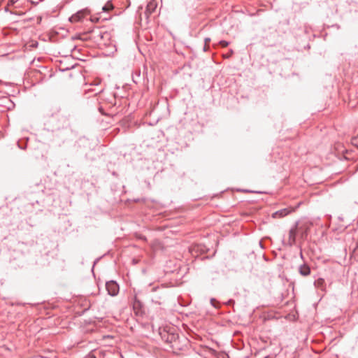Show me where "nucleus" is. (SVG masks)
Listing matches in <instances>:
<instances>
[{
	"label": "nucleus",
	"mask_w": 358,
	"mask_h": 358,
	"mask_svg": "<svg viewBox=\"0 0 358 358\" xmlns=\"http://www.w3.org/2000/svg\"><path fill=\"white\" fill-rule=\"evenodd\" d=\"M301 230H302V227H299L298 223H296L295 224V226L292 227L290 229V230L289 231L288 238L285 241V243L289 246H292L293 245H294L296 243V236L299 232H300V238L301 239H304L306 236L307 229H306L303 231H301Z\"/></svg>",
	"instance_id": "nucleus-1"
},
{
	"label": "nucleus",
	"mask_w": 358,
	"mask_h": 358,
	"mask_svg": "<svg viewBox=\"0 0 358 358\" xmlns=\"http://www.w3.org/2000/svg\"><path fill=\"white\" fill-rule=\"evenodd\" d=\"M90 10L88 8H84L82 10H78L75 14L72 15L69 20L71 23H77L80 22L83 20L84 18H85L87 16L90 15Z\"/></svg>",
	"instance_id": "nucleus-2"
},
{
	"label": "nucleus",
	"mask_w": 358,
	"mask_h": 358,
	"mask_svg": "<svg viewBox=\"0 0 358 358\" xmlns=\"http://www.w3.org/2000/svg\"><path fill=\"white\" fill-rule=\"evenodd\" d=\"M106 290L110 296H116L119 292V285L113 280L107 282L106 283Z\"/></svg>",
	"instance_id": "nucleus-3"
},
{
	"label": "nucleus",
	"mask_w": 358,
	"mask_h": 358,
	"mask_svg": "<svg viewBox=\"0 0 358 358\" xmlns=\"http://www.w3.org/2000/svg\"><path fill=\"white\" fill-rule=\"evenodd\" d=\"M157 6V3L156 0H151L147 5L145 10V15L148 16L151 13H152Z\"/></svg>",
	"instance_id": "nucleus-4"
},
{
	"label": "nucleus",
	"mask_w": 358,
	"mask_h": 358,
	"mask_svg": "<svg viewBox=\"0 0 358 358\" xmlns=\"http://www.w3.org/2000/svg\"><path fill=\"white\" fill-rule=\"evenodd\" d=\"M290 212L291 210L287 208L281 209L273 213L272 217L273 218L283 217L287 215Z\"/></svg>",
	"instance_id": "nucleus-5"
},
{
	"label": "nucleus",
	"mask_w": 358,
	"mask_h": 358,
	"mask_svg": "<svg viewBox=\"0 0 358 358\" xmlns=\"http://www.w3.org/2000/svg\"><path fill=\"white\" fill-rule=\"evenodd\" d=\"M299 272L303 276H308L310 273V268L307 264H303L299 267Z\"/></svg>",
	"instance_id": "nucleus-6"
},
{
	"label": "nucleus",
	"mask_w": 358,
	"mask_h": 358,
	"mask_svg": "<svg viewBox=\"0 0 358 358\" xmlns=\"http://www.w3.org/2000/svg\"><path fill=\"white\" fill-rule=\"evenodd\" d=\"M324 284L325 281L323 278H318L314 282V285L317 288H320L322 290L324 289Z\"/></svg>",
	"instance_id": "nucleus-7"
},
{
	"label": "nucleus",
	"mask_w": 358,
	"mask_h": 358,
	"mask_svg": "<svg viewBox=\"0 0 358 358\" xmlns=\"http://www.w3.org/2000/svg\"><path fill=\"white\" fill-rule=\"evenodd\" d=\"M113 8V6L110 2H107L103 7L102 10L104 12H108L111 10Z\"/></svg>",
	"instance_id": "nucleus-8"
},
{
	"label": "nucleus",
	"mask_w": 358,
	"mask_h": 358,
	"mask_svg": "<svg viewBox=\"0 0 358 358\" xmlns=\"http://www.w3.org/2000/svg\"><path fill=\"white\" fill-rule=\"evenodd\" d=\"M99 17H94V16H92L90 17V20L91 22H94V23H96L99 21Z\"/></svg>",
	"instance_id": "nucleus-9"
},
{
	"label": "nucleus",
	"mask_w": 358,
	"mask_h": 358,
	"mask_svg": "<svg viewBox=\"0 0 358 358\" xmlns=\"http://www.w3.org/2000/svg\"><path fill=\"white\" fill-rule=\"evenodd\" d=\"M220 44L222 46V47H227L229 45V42L226 41H221L220 42Z\"/></svg>",
	"instance_id": "nucleus-10"
},
{
	"label": "nucleus",
	"mask_w": 358,
	"mask_h": 358,
	"mask_svg": "<svg viewBox=\"0 0 358 358\" xmlns=\"http://www.w3.org/2000/svg\"><path fill=\"white\" fill-rule=\"evenodd\" d=\"M215 302H216L215 299H210V303H211V305H212V306H213L214 307H216Z\"/></svg>",
	"instance_id": "nucleus-11"
},
{
	"label": "nucleus",
	"mask_w": 358,
	"mask_h": 358,
	"mask_svg": "<svg viewBox=\"0 0 358 358\" xmlns=\"http://www.w3.org/2000/svg\"><path fill=\"white\" fill-rule=\"evenodd\" d=\"M210 41V39L209 38H205V44L206 45H208V43Z\"/></svg>",
	"instance_id": "nucleus-12"
},
{
	"label": "nucleus",
	"mask_w": 358,
	"mask_h": 358,
	"mask_svg": "<svg viewBox=\"0 0 358 358\" xmlns=\"http://www.w3.org/2000/svg\"><path fill=\"white\" fill-rule=\"evenodd\" d=\"M207 48H208V45H205L204 48H203L204 51H206Z\"/></svg>",
	"instance_id": "nucleus-13"
},
{
	"label": "nucleus",
	"mask_w": 358,
	"mask_h": 358,
	"mask_svg": "<svg viewBox=\"0 0 358 358\" xmlns=\"http://www.w3.org/2000/svg\"><path fill=\"white\" fill-rule=\"evenodd\" d=\"M231 56V55L229 53H227V55L226 56V57H229Z\"/></svg>",
	"instance_id": "nucleus-14"
},
{
	"label": "nucleus",
	"mask_w": 358,
	"mask_h": 358,
	"mask_svg": "<svg viewBox=\"0 0 358 358\" xmlns=\"http://www.w3.org/2000/svg\"><path fill=\"white\" fill-rule=\"evenodd\" d=\"M231 55L233 54V50H230V53H229Z\"/></svg>",
	"instance_id": "nucleus-15"
},
{
	"label": "nucleus",
	"mask_w": 358,
	"mask_h": 358,
	"mask_svg": "<svg viewBox=\"0 0 358 358\" xmlns=\"http://www.w3.org/2000/svg\"><path fill=\"white\" fill-rule=\"evenodd\" d=\"M265 358H267V357H265Z\"/></svg>",
	"instance_id": "nucleus-16"
}]
</instances>
